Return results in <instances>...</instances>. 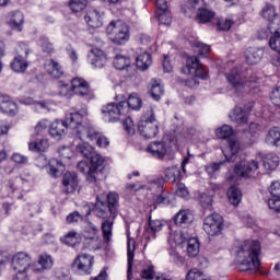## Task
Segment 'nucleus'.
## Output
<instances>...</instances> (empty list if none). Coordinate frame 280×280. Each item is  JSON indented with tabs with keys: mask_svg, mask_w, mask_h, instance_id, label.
Listing matches in <instances>:
<instances>
[{
	"mask_svg": "<svg viewBox=\"0 0 280 280\" xmlns=\"http://www.w3.org/2000/svg\"><path fill=\"white\" fill-rule=\"evenodd\" d=\"M235 260L241 265V270H259L261 260V244L259 241H245L234 250Z\"/></svg>",
	"mask_w": 280,
	"mask_h": 280,
	"instance_id": "1",
	"label": "nucleus"
},
{
	"mask_svg": "<svg viewBox=\"0 0 280 280\" xmlns=\"http://www.w3.org/2000/svg\"><path fill=\"white\" fill-rule=\"evenodd\" d=\"M229 84L236 93H244L246 89H255L254 84L259 83V78L253 73V70L241 71L240 68H233L225 74Z\"/></svg>",
	"mask_w": 280,
	"mask_h": 280,
	"instance_id": "2",
	"label": "nucleus"
},
{
	"mask_svg": "<svg viewBox=\"0 0 280 280\" xmlns=\"http://www.w3.org/2000/svg\"><path fill=\"white\" fill-rule=\"evenodd\" d=\"M86 115V108H82L79 112H70L67 114L65 120H55L49 128L50 137H52V139H61L68 128H74Z\"/></svg>",
	"mask_w": 280,
	"mask_h": 280,
	"instance_id": "3",
	"label": "nucleus"
},
{
	"mask_svg": "<svg viewBox=\"0 0 280 280\" xmlns=\"http://www.w3.org/2000/svg\"><path fill=\"white\" fill-rule=\"evenodd\" d=\"M107 36L114 45H126L130 40V28L121 20H114L107 26Z\"/></svg>",
	"mask_w": 280,
	"mask_h": 280,
	"instance_id": "4",
	"label": "nucleus"
},
{
	"mask_svg": "<svg viewBox=\"0 0 280 280\" xmlns=\"http://www.w3.org/2000/svg\"><path fill=\"white\" fill-rule=\"evenodd\" d=\"M138 130L144 139H154L159 135V121L154 118V109L150 108L141 118Z\"/></svg>",
	"mask_w": 280,
	"mask_h": 280,
	"instance_id": "5",
	"label": "nucleus"
},
{
	"mask_svg": "<svg viewBox=\"0 0 280 280\" xmlns=\"http://www.w3.org/2000/svg\"><path fill=\"white\" fill-rule=\"evenodd\" d=\"M184 14L188 19H195L197 23H211L215 19V12L207 7L197 5L195 9L187 3V8H183Z\"/></svg>",
	"mask_w": 280,
	"mask_h": 280,
	"instance_id": "6",
	"label": "nucleus"
},
{
	"mask_svg": "<svg viewBox=\"0 0 280 280\" xmlns=\"http://www.w3.org/2000/svg\"><path fill=\"white\" fill-rule=\"evenodd\" d=\"M183 73H186V75L201 78V80H207V78H209V72L196 56L187 58L186 66L183 68Z\"/></svg>",
	"mask_w": 280,
	"mask_h": 280,
	"instance_id": "7",
	"label": "nucleus"
},
{
	"mask_svg": "<svg viewBox=\"0 0 280 280\" xmlns=\"http://www.w3.org/2000/svg\"><path fill=\"white\" fill-rule=\"evenodd\" d=\"M223 219L218 213H212L203 220V231L207 235L215 237L222 233Z\"/></svg>",
	"mask_w": 280,
	"mask_h": 280,
	"instance_id": "8",
	"label": "nucleus"
},
{
	"mask_svg": "<svg viewBox=\"0 0 280 280\" xmlns=\"http://www.w3.org/2000/svg\"><path fill=\"white\" fill-rule=\"evenodd\" d=\"M32 257L25 252H19L12 257V268L16 272H30L32 270Z\"/></svg>",
	"mask_w": 280,
	"mask_h": 280,
	"instance_id": "9",
	"label": "nucleus"
},
{
	"mask_svg": "<svg viewBox=\"0 0 280 280\" xmlns=\"http://www.w3.org/2000/svg\"><path fill=\"white\" fill-rule=\"evenodd\" d=\"M259 170V162L256 160H242L234 167V174L238 178H248L250 174Z\"/></svg>",
	"mask_w": 280,
	"mask_h": 280,
	"instance_id": "10",
	"label": "nucleus"
},
{
	"mask_svg": "<svg viewBox=\"0 0 280 280\" xmlns=\"http://www.w3.org/2000/svg\"><path fill=\"white\" fill-rule=\"evenodd\" d=\"M93 264H95L94 257L82 253L74 259L72 266L81 275H91L93 272Z\"/></svg>",
	"mask_w": 280,
	"mask_h": 280,
	"instance_id": "11",
	"label": "nucleus"
},
{
	"mask_svg": "<svg viewBox=\"0 0 280 280\" xmlns=\"http://www.w3.org/2000/svg\"><path fill=\"white\" fill-rule=\"evenodd\" d=\"M128 113V103L126 101H122L118 104L109 103L106 106V117L109 122L119 121V117L121 115H126Z\"/></svg>",
	"mask_w": 280,
	"mask_h": 280,
	"instance_id": "12",
	"label": "nucleus"
},
{
	"mask_svg": "<svg viewBox=\"0 0 280 280\" xmlns=\"http://www.w3.org/2000/svg\"><path fill=\"white\" fill-rule=\"evenodd\" d=\"M92 212L96 218H100L103 220L102 222V231H103V237L106 240V196L98 195L96 197V202L94 205V208L92 209Z\"/></svg>",
	"mask_w": 280,
	"mask_h": 280,
	"instance_id": "13",
	"label": "nucleus"
},
{
	"mask_svg": "<svg viewBox=\"0 0 280 280\" xmlns=\"http://www.w3.org/2000/svg\"><path fill=\"white\" fill-rule=\"evenodd\" d=\"M61 185L63 194H74L78 190V185H80L78 174L75 172L65 173Z\"/></svg>",
	"mask_w": 280,
	"mask_h": 280,
	"instance_id": "14",
	"label": "nucleus"
},
{
	"mask_svg": "<svg viewBox=\"0 0 280 280\" xmlns=\"http://www.w3.org/2000/svg\"><path fill=\"white\" fill-rule=\"evenodd\" d=\"M88 58L90 65H92L94 69H104L106 65V55L104 54V50L100 48H93L91 49Z\"/></svg>",
	"mask_w": 280,
	"mask_h": 280,
	"instance_id": "15",
	"label": "nucleus"
},
{
	"mask_svg": "<svg viewBox=\"0 0 280 280\" xmlns=\"http://www.w3.org/2000/svg\"><path fill=\"white\" fill-rule=\"evenodd\" d=\"M262 19L269 21L270 25L268 26V31L272 33L273 30H277L280 25V18L277 16V10L275 7L268 4L262 9Z\"/></svg>",
	"mask_w": 280,
	"mask_h": 280,
	"instance_id": "16",
	"label": "nucleus"
},
{
	"mask_svg": "<svg viewBox=\"0 0 280 280\" xmlns=\"http://www.w3.org/2000/svg\"><path fill=\"white\" fill-rule=\"evenodd\" d=\"M7 23L11 30H23V23H25V15L21 11H11L7 14Z\"/></svg>",
	"mask_w": 280,
	"mask_h": 280,
	"instance_id": "17",
	"label": "nucleus"
},
{
	"mask_svg": "<svg viewBox=\"0 0 280 280\" xmlns=\"http://www.w3.org/2000/svg\"><path fill=\"white\" fill-rule=\"evenodd\" d=\"M54 267V259L51 255L42 254L37 262L32 265V272L36 275L43 272L44 270H49Z\"/></svg>",
	"mask_w": 280,
	"mask_h": 280,
	"instance_id": "18",
	"label": "nucleus"
},
{
	"mask_svg": "<svg viewBox=\"0 0 280 280\" xmlns=\"http://www.w3.org/2000/svg\"><path fill=\"white\" fill-rule=\"evenodd\" d=\"M264 48L249 47L245 51V60L247 65H258L264 58Z\"/></svg>",
	"mask_w": 280,
	"mask_h": 280,
	"instance_id": "19",
	"label": "nucleus"
},
{
	"mask_svg": "<svg viewBox=\"0 0 280 280\" xmlns=\"http://www.w3.org/2000/svg\"><path fill=\"white\" fill-rule=\"evenodd\" d=\"M237 152H240V141L229 140L228 144L223 149V154L229 163L235 162L237 159Z\"/></svg>",
	"mask_w": 280,
	"mask_h": 280,
	"instance_id": "20",
	"label": "nucleus"
},
{
	"mask_svg": "<svg viewBox=\"0 0 280 280\" xmlns=\"http://www.w3.org/2000/svg\"><path fill=\"white\" fill-rule=\"evenodd\" d=\"M147 151L153 159H164L165 154H167V147L163 142H151Z\"/></svg>",
	"mask_w": 280,
	"mask_h": 280,
	"instance_id": "21",
	"label": "nucleus"
},
{
	"mask_svg": "<svg viewBox=\"0 0 280 280\" xmlns=\"http://www.w3.org/2000/svg\"><path fill=\"white\" fill-rule=\"evenodd\" d=\"M107 208L110 213L108 220H115L117 218V209L119 208V194L110 191L107 195Z\"/></svg>",
	"mask_w": 280,
	"mask_h": 280,
	"instance_id": "22",
	"label": "nucleus"
},
{
	"mask_svg": "<svg viewBox=\"0 0 280 280\" xmlns=\"http://www.w3.org/2000/svg\"><path fill=\"white\" fill-rule=\"evenodd\" d=\"M188 240L189 237H187V232L175 231L168 237V244L172 246V248H176V246L183 248L185 244H187Z\"/></svg>",
	"mask_w": 280,
	"mask_h": 280,
	"instance_id": "23",
	"label": "nucleus"
},
{
	"mask_svg": "<svg viewBox=\"0 0 280 280\" xmlns=\"http://www.w3.org/2000/svg\"><path fill=\"white\" fill-rule=\"evenodd\" d=\"M104 12L92 11L88 13L84 19L90 27H102L104 25Z\"/></svg>",
	"mask_w": 280,
	"mask_h": 280,
	"instance_id": "24",
	"label": "nucleus"
},
{
	"mask_svg": "<svg viewBox=\"0 0 280 280\" xmlns=\"http://www.w3.org/2000/svg\"><path fill=\"white\" fill-rule=\"evenodd\" d=\"M135 240L128 238L127 241V259H128V270L127 280H132V261H135V250H136Z\"/></svg>",
	"mask_w": 280,
	"mask_h": 280,
	"instance_id": "25",
	"label": "nucleus"
},
{
	"mask_svg": "<svg viewBox=\"0 0 280 280\" xmlns=\"http://www.w3.org/2000/svg\"><path fill=\"white\" fill-rule=\"evenodd\" d=\"M194 222V212L191 210H179L175 215V224L183 226V224H191Z\"/></svg>",
	"mask_w": 280,
	"mask_h": 280,
	"instance_id": "26",
	"label": "nucleus"
},
{
	"mask_svg": "<svg viewBox=\"0 0 280 280\" xmlns=\"http://www.w3.org/2000/svg\"><path fill=\"white\" fill-rule=\"evenodd\" d=\"M229 117L231 121H234V124L244 125L248 121V115L242 107H235L232 109L229 114Z\"/></svg>",
	"mask_w": 280,
	"mask_h": 280,
	"instance_id": "27",
	"label": "nucleus"
},
{
	"mask_svg": "<svg viewBox=\"0 0 280 280\" xmlns=\"http://www.w3.org/2000/svg\"><path fill=\"white\" fill-rule=\"evenodd\" d=\"M265 143L267 145H273L276 148H280V128L272 127L266 135Z\"/></svg>",
	"mask_w": 280,
	"mask_h": 280,
	"instance_id": "28",
	"label": "nucleus"
},
{
	"mask_svg": "<svg viewBox=\"0 0 280 280\" xmlns=\"http://www.w3.org/2000/svg\"><path fill=\"white\" fill-rule=\"evenodd\" d=\"M149 93L155 102H159L161 100V95H163V84L161 83V80L153 79L151 80L149 84Z\"/></svg>",
	"mask_w": 280,
	"mask_h": 280,
	"instance_id": "29",
	"label": "nucleus"
},
{
	"mask_svg": "<svg viewBox=\"0 0 280 280\" xmlns=\"http://www.w3.org/2000/svg\"><path fill=\"white\" fill-rule=\"evenodd\" d=\"M65 164H62V161L52 159L48 162V174L49 176H52V178H58V176H61Z\"/></svg>",
	"mask_w": 280,
	"mask_h": 280,
	"instance_id": "30",
	"label": "nucleus"
},
{
	"mask_svg": "<svg viewBox=\"0 0 280 280\" xmlns=\"http://www.w3.org/2000/svg\"><path fill=\"white\" fill-rule=\"evenodd\" d=\"M78 170L81 172V174H84L86 176V180L89 183H96L97 182V175H95V172L86 162L81 161L78 163Z\"/></svg>",
	"mask_w": 280,
	"mask_h": 280,
	"instance_id": "31",
	"label": "nucleus"
},
{
	"mask_svg": "<svg viewBox=\"0 0 280 280\" xmlns=\"http://www.w3.org/2000/svg\"><path fill=\"white\" fill-rule=\"evenodd\" d=\"M159 231H163V221L161 220H149V229L144 233V237L147 242H150V235L151 237H154L155 233H159Z\"/></svg>",
	"mask_w": 280,
	"mask_h": 280,
	"instance_id": "32",
	"label": "nucleus"
},
{
	"mask_svg": "<svg viewBox=\"0 0 280 280\" xmlns=\"http://www.w3.org/2000/svg\"><path fill=\"white\" fill-rule=\"evenodd\" d=\"M136 65L140 71H148L152 66V55L148 52H143L136 59Z\"/></svg>",
	"mask_w": 280,
	"mask_h": 280,
	"instance_id": "33",
	"label": "nucleus"
},
{
	"mask_svg": "<svg viewBox=\"0 0 280 280\" xmlns=\"http://www.w3.org/2000/svg\"><path fill=\"white\" fill-rule=\"evenodd\" d=\"M11 69L15 71V73H23L27 69V60H25V57L23 54L18 55L13 61L11 62Z\"/></svg>",
	"mask_w": 280,
	"mask_h": 280,
	"instance_id": "34",
	"label": "nucleus"
},
{
	"mask_svg": "<svg viewBox=\"0 0 280 280\" xmlns=\"http://www.w3.org/2000/svg\"><path fill=\"white\" fill-rule=\"evenodd\" d=\"M0 108L2 113L9 115L10 117H14L16 113H19V107L16 106V103L10 100L2 101L0 104Z\"/></svg>",
	"mask_w": 280,
	"mask_h": 280,
	"instance_id": "35",
	"label": "nucleus"
},
{
	"mask_svg": "<svg viewBox=\"0 0 280 280\" xmlns=\"http://www.w3.org/2000/svg\"><path fill=\"white\" fill-rule=\"evenodd\" d=\"M262 165L265 170L268 172L275 171L276 167H279V158L275 153H269L262 161Z\"/></svg>",
	"mask_w": 280,
	"mask_h": 280,
	"instance_id": "36",
	"label": "nucleus"
},
{
	"mask_svg": "<svg viewBox=\"0 0 280 280\" xmlns=\"http://www.w3.org/2000/svg\"><path fill=\"white\" fill-rule=\"evenodd\" d=\"M186 246V253L188 257H197L198 253H200V243L196 237L188 238Z\"/></svg>",
	"mask_w": 280,
	"mask_h": 280,
	"instance_id": "37",
	"label": "nucleus"
},
{
	"mask_svg": "<svg viewBox=\"0 0 280 280\" xmlns=\"http://www.w3.org/2000/svg\"><path fill=\"white\" fill-rule=\"evenodd\" d=\"M228 198L234 207H237L242 202V190L237 186H231L228 190Z\"/></svg>",
	"mask_w": 280,
	"mask_h": 280,
	"instance_id": "38",
	"label": "nucleus"
},
{
	"mask_svg": "<svg viewBox=\"0 0 280 280\" xmlns=\"http://www.w3.org/2000/svg\"><path fill=\"white\" fill-rule=\"evenodd\" d=\"M28 150H31V152H47L49 150V140L42 139L39 141L30 142Z\"/></svg>",
	"mask_w": 280,
	"mask_h": 280,
	"instance_id": "39",
	"label": "nucleus"
},
{
	"mask_svg": "<svg viewBox=\"0 0 280 280\" xmlns=\"http://www.w3.org/2000/svg\"><path fill=\"white\" fill-rule=\"evenodd\" d=\"M164 174L171 183H178L183 173H180V167L170 166L165 170Z\"/></svg>",
	"mask_w": 280,
	"mask_h": 280,
	"instance_id": "40",
	"label": "nucleus"
},
{
	"mask_svg": "<svg viewBox=\"0 0 280 280\" xmlns=\"http://www.w3.org/2000/svg\"><path fill=\"white\" fill-rule=\"evenodd\" d=\"M92 171L94 172L95 176H97V170L104 165V158L100 155L97 152H93L92 155L89 158Z\"/></svg>",
	"mask_w": 280,
	"mask_h": 280,
	"instance_id": "41",
	"label": "nucleus"
},
{
	"mask_svg": "<svg viewBox=\"0 0 280 280\" xmlns=\"http://www.w3.org/2000/svg\"><path fill=\"white\" fill-rule=\"evenodd\" d=\"M114 67L119 71L128 69V67H130V57H126L124 55H116L114 58Z\"/></svg>",
	"mask_w": 280,
	"mask_h": 280,
	"instance_id": "42",
	"label": "nucleus"
},
{
	"mask_svg": "<svg viewBox=\"0 0 280 280\" xmlns=\"http://www.w3.org/2000/svg\"><path fill=\"white\" fill-rule=\"evenodd\" d=\"M275 36L269 39V47L280 56V25L273 28Z\"/></svg>",
	"mask_w": 280,
	"mask_h": 280,
	"instance_id": "43",
	"label": "nucleus"
},
{
	"mask_svg": "<svg viewBox=\"0 0 280 280\" xmlns=\"http://www.w3.org/2000/svg\"><path fill=\"white\" fill-rule=\"evenodd\" d=\"M80 132H86V135L80 136L81 141H84V139H89V141H95V139H97V135H100V132H97L94 128L85 126L80 127Z\"/></svg>",
	"mask_w": 280,
	"mask_h": 280,
	"instance_id": "44",
	"label": "nucleus"
},
{
	"mask_svg": "<svg viewBox=\"0 0 280 280\" xmlns=\"http://www.w3.org/2000/svg\"><path fill=\"white\" fill-rule=\"evenodd\" d=\"M88 4H89V0H70L69 1V8L74 14H78V12L84 11Z\"/></svg>",
	"mask_w": 280,
	"mask_h": 280,
	"instance_id": "45",
	"label": "nucleus"
},
{
	"mask_svg": "<svg viewBox=\"0 0 280 280\" xmlns=\"http://www.w3.org/2000/svg\"><path fill=\"white\" fill-rule=\"evenodd\" d=\"M20 104H24L25 106H35L36 110H47L46 102H36L32 97L21 98Z\"/></svg>",
	"mask_w": 280,
	"mask_h": 280,
	"instance_id": "46",
	"label": "nucleus"
},
{
	"mask_svg": "<svg viewBox=\"0 0 280 280\" xmlns=\"http://www.w3.org/2000/svg\"><path fill=\"white\" fill-rule=\"evenodd\" d=\"M127 104V113H128V108H131L132 110H139L142 106V102L141 98H139V94L133 93L128 97V102H126Z\"/></svg>",
	"mask_w": 280,
	"mask_h": 280,
	"instance_id": "47",
	"label": "nucleus"
},
{
	"mask_svg": "<svg viewBox=\"0 0 280 280\" xmlns=\"http://www.w3.org/2000/svg\"><path fill=\"white\" fill-rule=\"evenodd\" d=\"M85 244L89 250H100V248H102V238H100V236H92L86 238Z\"/></svg>",
	"mask_w": 280,
	"mask_h": 280,
	"instance_id": "48",
	"label": "nucleus"
},
{
	"mask_svg": "<svg viewBox=\"0 0 280 280\" xmlns=\"http://www.w3.org/2000/svg\"><path fill=\"white\" fill-rule=\"evenodd\" d=\"M215 135L219 139H229V137L233 135V127L223 125L221 128L215 130Z\"/></svg>",
	"mask_w": 280,
	"mask_h": 280,
	"instance_id": "49",
	"label": "nucleus"
},
{
	"mask_svg": "<svg viewBox=\"0 0 280 280\" xmlns=\"http://www.w3.org/2000/svg\"><path fill=\"white\" fill-rule=\"evenodd\" d=\"M192 47H195V51H198L200 56H205L211 51V47L205 43L199 40L191 42Z\"/></svg>",
	"mask_w": 280,
	"mask_h": 280,
	"instance_id": "50",
	"label": "nucleus"
},
{
	"mask_svg": "<svg viewBox=\"0 0 280 280\" xmlns=\"http://www.w3.org/2000/svg\"><path fill=\"white\" fill-rule=\"evenodd\" d=\"M200 203L206 210L211 211L213 207V197L208 195L207 192H202L200 195Z\"/></svg>",
	"mask_w": 280,
	"mask_h": 280,
	"instance_id": "51",
	"label": "nucleus"
},
{
	"mask_svg": "<svg viewBox=\"0 0 280 280\" xmlns=\"http://www.w3.org/2000/svg\"><path fill=\"white\" fill-rule=\"evenodd\" d=\"M77 95H79V97H83V100H93V97H95V94H93V90H91V85L89 83L82 86Z\"/></svg>",
	"mask_w": 280,
	"mask_h": 280,
	"instance_id": "52",
	"label": "nucleus"
},
{
	"mask_svg": "<svg viewBox=\"0 0 280 280\" xmlns=\"http://www.w3.org/2000/svg\"><path fill=\"white\" fill-rule=\"evenodd\" d=\"M78 150L85 159H89L95 152V149H93L89 142H82L79 144Z\"/></svg>",
	"mask_w": 280,
	"mask_h": 280,
	"instance_id": "53",
	"label": "nucleus"
},
{
	"mask_svg": "<svg viewBox=\"0 0 280 280\" xmlns=\"http://www.w3.org/2000/svg\"><path fill=\"white\" fill-rule=\"evenodd\" d=\"M88 83L89 82H86V80L82 78H73L71 80L72 93H74V95H78V93H80L81 88Z\"/></svg>",
	"mask_w": 280,
	"mask_h": 280,
	"instance_id": "54",
	"label": "nucleus"
},
{
	"mask_svg": "<svg viewBox=\"0 0 280 280\" xmlns=\"http://www.w3.org/2000/svg\"><path fill=\"white\" fill-rule=\"evenodd\" d=\"M39 47H42L44 54H54V44L49 42V38L47 37H42L39 39Z\"/></svg>",
	"mask_w": 280,
	"mask_h": 280,
	"instance_id": "55",
	"label": "nucleus"
},
{
	"mask_svg": "<svg viewBox=\"0 0 280 280\" xmlns=\"http://www.w3.org/2000/svg\"><path fill=\"white\" fill-rule=\"evenodd\" d=\"M48 67H50L52 70L50 71V74L54 78H60L62 75V67H60V63L58 61L51 59L48 62Z\"/></svg>",
	"mask_w": 280,
	"mask_h": 280,
	"instance_id": "56",
	"label": "nucleus"
},
{
	"mask_svg": "<svg viewBox=\"0 0 280 280\" xmlns=\"http://www.w3.org/2000/svg\"><path fill=\"white\" fill-rule=\"evenodd\" d=\"M158 20L161 25H172V13L170 11L158 12Z\"/></svg>",
	"mask_w": 280,
	"mask_h": 280,
	"instance_id": "57",
	"label": "nucleus"
},
{
	"mask_svg": "<svg viewBox=\"0 0 280 280\" xmlns=\"http://www.w3.org/2000/svg\"><path fill=\"white\" fill-rule=\"evenodd\" d=\"M268 208L275 213H280V197H271L267 201Z\"/></svg>",
	"mask_w": 280,
	"mask_h": 280,
	"instance_id": "58",
	"label": "nucleus"
},
{
	"mask_svg": "<svg viewBox=\"0 0 280 280\" xmlns=\"http://www.w3.org/2000/svg\"><path fill=\"white\" fill-rule=\"evenodd\" d=\"M63 244L67 246H77L78 244V233L69 232L62 240Z\"/></svg>",
	"mask_w": 280,
	"mask_h": 280,
	"instance_id": "59",
	"label": "nucleus"
},
{
	"mask_svg": "<svg viewBox=\"0 0 280 280\" xmlns=\"http://www.w3.org/2000/svg\"><path fill=\"white\" fill-rule=\"evenodd\" d=\"M59 84V95H62V97H71L72 86H69V83H65L62 81L58 82Z\"/></svg>",
	"mask_w": 280,
	"mask_h": 280,
	"instance_id": "60",
	"label": "nucleus"
},
{
	"mask_svg": "<svg viewBox=\"0 0 280 280\" xmlns=\"http://www.w3.org/2000/svg\"><path fill=\"white\" fill-rule=\"evenodd\" d=\"M110 242H113V219L107 220V229H106L107 250H110Z\"/></svg>",
	"mask_w": 280,
	"mask_h": 280,
	"instance_id": "61",
	"label": "nucleus"
},
{
	"mask_svg": "<svg viewBox=\"0 0 280 280\" xmlns=\"http://www.w3.org/2000/svg\"><path fill=\"white\" fill-rule=\"evenodd\" d=\"M122 126L124 129L127 131V135H135L136 129H135V121H132V118L127 117L124 121H122Z\"/></svg>",
	"mask_w": 280,
	"mask_h": 280,
	"instance_id": "62",
	"label": "nucleus"
},
{
	"mask_svg": "<svg viewBox=\"0 0 280 280\" xmlns=\"http://www.w3.org/2000/svg\"><path fill=\"white\" fill-rule=\"evenodd\" d=\"M269 194L271 197L280 198V182H272L269 187Z\"/></svg>",
	"mask_w": 280,
	"mask_h": 280,
	"instance_id": "63",
	"label": "nucleus"
},
{
	"mask_svg": "<svg viewBox=\"0 0 280 280\" xmlns=\"http://www.w3.org/2000/svg\"><path fill=\"white\" fill-rule=\"evenodd\" d=\"M271 103L273 106H280V86H277L270 95Z\"/></svg>",
	"mask_w": 280,
	"mask_h": 280,
	"instance_id": "64",
	"label": "nucleus"
}]
</instances>
